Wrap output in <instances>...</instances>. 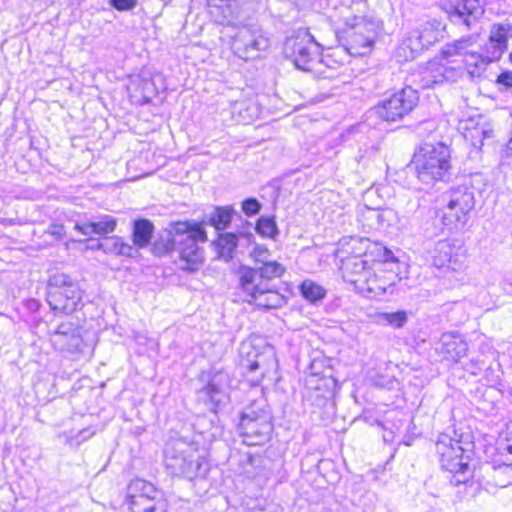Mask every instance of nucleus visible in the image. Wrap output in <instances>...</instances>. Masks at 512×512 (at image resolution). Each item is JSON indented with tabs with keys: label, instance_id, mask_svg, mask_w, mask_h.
<instances>
[{
	"label": "nucleus",
	"instance_id": "obj_18",
	"mask_svg": "<svg viewBox=\"0 0 512 512\" xmlns=\"http://www.w3.org/2000/svg\"><path fill=\"white\" fill-rule=\"evenodd\" d=\"M433 264L437 268L458 271L464 264V250L459 240H439L433 251Z\"/></svg>",
	"mask_w": 512,
	"mask_h": 512
},
{
	"label": "nucleus",
	"instance_id": "obj_14",
	"mask_svg": "<svg viewBox=\"0 0 512 512\" xmlns=\"http://www.w3.org/2000/svg\"><path fill=\"white\" fill-rule=\"evenodd\" d=\"M199 381L202 386L197 389L198 400L207 405L209 410L216 412L227 398L226 390L230 383L228 373L212 368L201 372Z\"/></svg>",
	"mask_w": 512,
	"mask_h": 512
},
{
	"label": "nucleus",
	"instance_id": "obj_46",
	"mask_svg": "<svg viewBox=\"0 0 512 512\" xmlns=\"http://www.w3.org/2000/svg\"><path fill=\"white\" fill-rule=\"evenodd\" d=\"M80 331L78 326L75 325L73 322L66 321L60 323L57 328L53 332H59V333H72V332H78Z\"/></svg>",
	"mask_w": 512,
	"mask_h": 512
},
{
	"label": "nucleus",
	"instance_id": "obj_24",
	"mask_svg": "<svg viewBox=\"0 0 512 512\" xmlns=\"http://www.w3.org/2000/svg\"><path fill=\"white\" fill-rule=\"evenodd\" d=\"M240 355L242 356L241 365L249 372L253 373L259 370L261 378L268 372L263 361L264 356L257 352L251 342H243L241 344Z\"/></svg>",
	"mask_w": 512,
	"mask_h": 512
},
{
	"label": "nucleus",
	"instance_id": "obj_15",
	"mask_svg": "<svg viewBox=\"0 0 512 512\" xmlns=\"http://www.w3.org/2000/svg\"><path fill=\"white\" fill-rule=\"evenodd\" d=\"M258 0H206L209 13L215 22L226 26L242 24Z\"/></svg>",
	"mask_w": 512,
	"mask_h": 512
},
{
	"label": "nucleus",
	"instance_id": "obj_37",
	"mask_svg": "<svg viewBox=\"0 0 512 512\" xmlns=\"http://www.w3.org/2000/svg\"><path fill=\"white\" fill-rule=\"evenodd\" d=\"M94 431H92L91 429H83V430H80L76 435L74 436H70L68 439H67V442L73 446V445H80L82 442L84 441H87L88 439H90L93 435H94Z\"/></svg>",
	"mask_w": 512,
	"mask_h": 512
},
{
	"label": "nucleus",
	"instance_id": "obj_28",
	"mask_svg": "<svg viewBox=\"0 0 512 512\" xmlns=\"http://www.w3.org/2000/svg\"><path fill=\"white\" fill-rule=\"evenodd\" d=\"M302 297L311 304H317L326 296V290L316 282L306 279L299 286Z\"/></svg>",
	"mask_w": 512,
	"mask_h": 512
},
{
	"label": "nucleus",
	"instance_id": "obj_40",
	"mask_svg": "<svg viewBox=\"0 0 512 512\" xmlns=\"http://www.w3.org/2000/svg\"><path fill=\"white\" fill-rule=\"evenodd\" d=\"M252 256L255 259L256 265H261L265 260H269V250L264 245H256L252 251Z\"/></svg>",
	"mask_w": 512,
	"mask_h": 512
},
{
	"label": "nucleus",
	"instance_id": "obj_48",
	"mask_svg": "<svg viewBox=\"0 0 512 512\" xmlns=\"http://www.w3.org/2000/svg\"><path fill=\"white\" fill-rule=\"evenodd\" d=\"M366 128H367V125L358 124L357 126H353L348 130V135L355 137L358 133H363Z\"/></svg>",
	"mask_w": 512,
	"mask_h": 512
},
{
	"label": "nucleus",
	"instance_id": "obj_4",
	"mask_svg": "<svg viewBox=\"0 0 512 512\" xmlns=\"http://www.w3.org/2000/svg\"><path fill=\"white\" fill-rule=\"evenodd\" d=\"M163 463L166 472L172 477L189 480L204 478L210 469L208 460L198 449L182 438L167 441L163 450Z\"/></svg>",
	"mask_w": 512,
	"mask_h": 512
},
{
	"label": "nucleus",
	"instance_id": "obj_21",
	"mask_svg": "<svg viewBox=\"0 0 512 512\" xmlns=\"http://www.w3.org/2000/svg\"><path fill=\"white\" fill-rule=\"evenodd\" d=\"M162 494L153 484L143 479H135L127 488L126 499L129 509L132 510L136 508L138 502L152 500V497H158Z\"/></svg>",
	"mask_w": 512,
	"mask_h": 512
},
{
	"label": "nucleus",
	"instance_id": "obj_20",
	"mask_svg": "<svg viewBox=\"0 0 512 512\" xmlns=\"http://www.w3.org/2000/svg\"><path fill=\"white\" fill-rule=\"evenodd\" d=\"M436 350L445 359L458 362L461 358L466 356L468 344L457 333H443L437 343Z\"/></svg>",
	"mask_w": 512,
	"mask_h": 512
},
{
	"label": "nucleus",
	"instance_id": "obj_3",
	"mask_svg": "<svg viewBox=\"0 0 512 512\" xmlns=\"http://www.w3.org/2000/svg\"><path fill=\"white\" fill-rule=\"evenodd\" d=\"M410 169L428 188L449 181L453 175L450 148L442 142L422 144L413 155Z\"/></svg>",
	"mask_w": 512,
	"mask_h": 512
},
{
	"label": "nucleus",
	"instance_id": "obj_41",
	"mask_svg": "<svg viewBox=\"0 0 512 512\" xmlns=\"http://www.w3.org/2000/svg\"><path fill=\"white\" fill-rule=\"evenodd\" d=\"M499 454L504 465L512 466V443L508 442L499 448Z\"/></svg>",
	"mask_w": 512,
	"mask_h": 512
},
{
	"label": "nucleus",
	"instance_id": "obj_9",
	"mask_svg": "<svg viewBox=\"0 0 512 512\" xmlns=\"http://www.w3.org/2000/svg\"><path fill=\"white\" fill-rule=\"evenodd\" d=\"M508 32L509 26L493 25L482 53H471L466 56L465 65L472 77H480L490 63L502 57L507 49Z\"/></svg>",
	"mask_w": 512,
	"mask_h": 512
},
{
	"label": "nucleus",
	"instance_id": "obj_43",
	"mask_svg": "<svg viewBox=\"0 0 512 512\" xmlns=\"http://www.w3.org/2000/svg\"><path fill=\"white\" fill-rule=\"evenodd\" d=\"M496 83L504 88H512V71H503L496 79Z\"/></svg>",
	"mask_w": 512,
	"mask_h": 512
},
{
	"label": "nucleus",
	"instance_id": "obj_7",
	"mask_svg": "<svg viewBox=\"0 0 512 512\" xmlns=\"http://www.w3.org/2000/svg\"><path fill=\"white\" fill-rule=\"evenodd\" d=\"M445 203L442 223L448 230H460L467 224L475 207V189L468 184L452 186L442 195Z\"/></svg>",
	"mask_w": 512,
	"mask_h": 512
},
{
	"label": "nucleus",
	"instance_id": "obj_2",
	"mask_svg": "<svg viewBox=\"0 0 512 512\" xmlns=\"http://www.w3.org/2000/svg\"><path fill=\"white\" fill-rule=\"evenodd\" d=\"M286 268L275 260H265L255 267L242 266L239 271V285L249 303L266 309H278L287 303V298L271 285L280 278Z\"/></svg>",
	"mask_w": 512,
	"mask_h": 512
},
{
	"label": "nucleus",
	"instance_id": "obj_36",
	"mask_svg": "<svg viewBox=\"0 0 512 512\" xmlns=\"http://www.w3.org/2000/svg\"><path fill=\"white\" fill-rule=\"evenodd\" d=\"M261 208V203L254 197L246 198L241 203L242 212L248 217L257 215L261 211Z\"/></svg>",
	"mask_w": 512,
	"mask_h": 512
},
{
	"label": "nucleus",
	"instance_id": "obj_30",
	"mask_svg": "<svg viewBox=\"0 0 512 512\" xmlns=\"http://www.w3.org/2000/svg\"><path fill=\"white\" fill-rule=\"evenodd\" d=\"M131 512H168V502L164 495L152 497V500L138 502Z\"/></svg>",
	"mask_w": 512,
	"mask_h": 512
},
{
	"label": "nucleus",
	"instance_id": "obj_31",
	"mask_svg": "<svg viewBox=\"0 0 512 512\" xmlns=\"http://www.w3.org/2000/svg\"><path fill=\"white\" fill-rule=\"evenodd\" d=\"M255 231L262 237L275 239L279 230L274 217L260 216L255 225Z\"/></svg>",
	"mask_w": 512,
	"mask_h": 512
},
{
	"label": "nucleus",
	"instance_id": "obj_8",
	"mask_svg": "<svg viewBox=\"0 0 512 512\" xmlns=\"http://www.w3.org/2000/svg\"><path fill=\"white\" fill-rule=\"evenodd\" d=\"M46 300L53 311L71 314L81 304L82 290L71 276L56 272L48 280Z\"/></svg>",
	"mask_w": 512,
	"mask_h": 512
},
{
	"label": "nucleus",
	"instance_id": "obj_47",
	"mask_svg": "<svg viewBox=\"0 0 512 512\" xmlns=\"http://www.w3.org/2000/svg\"><path fill=\"white\" fill-rule=\"evenodd\" d=\"M368 219L375 220L378 227L383 226L384 212L377 209H368Z\"/></svg>",
	"mask_w": 512,
	"mask_h": 512
},
{
	"label": "nucleus",
	"instance_id": "obj_29",
	"mask_svg": "<svg viewBox=\"0 0 512 512\" xmlns=\"http://www.w3.org/2000/svg\"><path fill=\"white\" fill-rule=\"evenodd\" d=\"M424 49L427 48L422 43V40L418 39L417 32L415 30L409 33L399 47V50L404 52L406 58H414Z\"/></svg>",
	"mask_w": 512,
	"mask_h": 512
},
{
	"label": "nucleus",
	"instance_id": "obj_5",
	"mask_svg": "<svg viewBox=\"0 0 512 512\" xmlns=\"http://www.w3.org/2000/svg\"><path fill=\"white\" fill-rule=\"evenodd\" d=\"M461 444V439L452 438L448 433H441L435 443L440 466L451 474L449 481L454 486L467 485L473 478L470 458Z\"/></svg>",
	"mask_w": 512,
	"mask_h": 512
},
{
	"label": "nucleus",
	"instance_id": "obj_33",
	"mask_svg": "<svg viewBox=\"0 0 512 512\" xmlns=\"http://www.w3.org/2000/svg\"><path fill=\"white\" fill-rule=\"evenodd\" d=\"M117 226V220L111 215H100L93 220L94 233L105 236L114 232Z\"/></svg>",
	"mask_w": 512,
	"mask_h": 512
},
{
	"label": "nucleus",
	"instance_id": "obj_16",
	"mask_svg": "<svg viewBox=\"0 0 512 512\" xmlns=\"http://www.w3.org/2000/svg\"><path fill=\"white\" fill-rule=\"evenodd\" d=\"M269 46L270 40L262 29L245 25L238 29L231 44L234 54L244 60L258 58Z\"/></svg>",
	"mask_w": 512,
	"mask_h": 512
},
{
	"label": "nucleus",
	"instance_id": "obj_10",
	"mask_svg": "<svg viewBox=\"0 0 512 512\" xmlns=\"http://www.w3.org/2000/svg\"><path fill=\"white\" fill-rule=\"evenodd\" d=\"M444 11L450 23L461 32L477 34L482 28L485 7L480 0H451Z\"/></svg>",
	"mask_w": 512,
	"mask_h": 512
},
{
	"label": "nucleus",
	"instance_id": "obj_39",
	"mask_svg": "<svg viewBox=\"0 0 512 512\" xmlns=\"http://www.w3.org/2000/svg\"><path fill=\"white\" fill-rule=\"evenodd\" d=\"M46 233L51 235L56 241H61L66 236V230L64 225L55 222L51 223L48 226Z\"/></svg>",
	"mask_w": 512,
	"mask_h": 512
},
{
	"label": "nucleus",
	"instance_id": "obj_45",
	"mask_svg": "<svg viewBox=\"0 0 512 512\" xmlns=\"http://www.w3.org/2000/svg\"><path fill=\"white\" fill-rule=\"evenodd\" d=\"M473 39H474L473 36H467V37H462L457 40V41H461V44L456 46V48L458 50V54L464 55V59H466V56L470 54V53L466 52V49L473 42ZM463 61L465 62V60H463Z\"/></svg>",
	"mask_w": 512,
	"mask_h": 512
},
{
	"label": "nucleus",
	"instance_id": "obj_11",
	"mask_svg": "<svg viewBox=\"0 0 512 512\" xmlns=\"http://www.w3.org/2000/svg\"><path fill=\"white\" fill-rule=\"evenodd\" d=\"M284 53L297 68L311 70L313 65L320 61L322 49L308 31L301 30L286 39Z\"/></svg>",
	"mask_w": 512,
	"mask_h": 512
},
{
	"label": "nucleus",
	"instance_id": "obj_12",
	"mask_svg": "<svg viewBox=\"0 0 512 512\" xmlns=\"http://www.w3.org/2000/svg\"><path fill=\"white\" fill-rule=\"evenodd\" d=\"M271 420L272 417L268 410L246 408L239 423L243 442L248 446H257L269 441L273 430Z\"/></svg>",
	"mask_w": 512,
	"mask_h": 512
},
{
	"label": "nucleus",
	"instance_id": "obj_19",
	"mask_svg": "<svg viewBox=\"0 0 512 512\" xmlns=\"http://www.w3.org/2000/svg\"><path fill=\"white\" fill-rule=\"evenodd\" d=\"M461 128L464 138L477 149H481L485 140H489L493 137L492 125L482 115L463 120L461 122Z\"/></svg>",
	"mask_w": 512,
	"mask_h": 512
},
{
	"label": "nucleus",
	"instance_id": "obj_13",
	"mask_svg": "<svg viewBox=\"0 0 512 512\" xmlns=\"http://www.w3.org/2000/svg\"><path fill=\"white\" fill-rule=\"evenodd\" d=\"M419 95L416 88L406 85L373 108V112L382 120L396 122L409 115L418 105Z\"/></svg>",
	"mask_w": 512,
	"mask_h": 512
},
{
	"label": "nucleus",
	"instance_id": "obj_35",
	"mask_svg": "<svg viewBox=\"0 0 512 512\" xmlns=\"http://www.w3.org/2000/svg\"><path fill=\"white\" fill-rule=\"evenodd\" d=\"M329 381L330 380L325 379V378L315 379V376H312V378L308 382L309 383V386H308L309 396L312 397V391H313L314 393H316V398L320 402L326 401L327 396L325 395V393H321V391H322V386L326 387Z\"/></svg>",
	"mask_w": 512,
	"mask_h": 512
},
{
	"label": "nucleus",
	"instance_id": "obj_26",
	"mask_svg": "<svg viewBox=\"0 0 512 512\" xmlns=\"http://www.w3.org/2000/svg\"><path fill=\"white\" fill-rule=\"evenodd\" d=\"M238 245V237L235 233H221L216 241V249L219 258L230 261L234 257Z\"/></svg>",
	"mask_w": 512,
	"mask_h": 512
},
{
	"label": "nucleus",
	"instance_id": "obj_22",
	"mask_svg": "<svg viewBox=\"0 0 512 512\" xmlns=\"http://www.w3.org/2000/svg\"><path fill=\"white\" fill-rule=\"evenodd\" d=\"M155 226L152 221L145 218H139L132 223L131 239L132 244L136 248V257L139 256V251L146 248L151 244Z\"/></svg>",
	"mask_w": 512,
	"mask_h": 512
},
{
	"label": "nucleus",
	"instance_id": "obj_23",
	"mask_svg": "<svg viewBox=\"0 0 512 512\" xmlns=\"http://www.w3.org/2000/svg\"><path fill=\"white\" fill-rule=\"evenodd\" d=\"M95 248L106 254L136 258V248L120 236L104 237L101 241H97Z\"/></svg>",
	"mask_w": 512,
	"mask_h": 512
},
{
	"label": "nucleus",
	"instance_id": "obj_6",
	"mask_svg": "<svg viewBox=\"0 0 512 512\" xmlns=\"http://www.w3.org/2000/svg\"><path fill=\"white\" fill-rule=\"evenodd\" d=\"M345 28L338 32L337 37L343 48L352 56H363L370 52L379 22L362 15L345 17Z\"/></svg>",
	"mask_w": 512,
	"mask_h": 512
},
{
	"label": "nucleus",
	"instance_id": "obj_32",
	"mask_svg": "<svg viewBox=\"0 0 512 512\" xmlns=\"http://www.w3.org/2000/svg\"><path fill=\"white\" fill-rule=\"evenodd\" d=\"M378 322L387 324L393 328H402L408 320L406 311L381 312L377 315Z\"/></svg>",
	"mask_w": 512,
	"mask_h": 512
},
{
	"label": "nucleus",
	"instance_id": "obj_51",
	"mask_svg": "<svg viewBox=\"0 0 512 512\" xmlns=\"http://www.w3.org/2000/svg\"><path fill=\"white\" fill-rule=\"evenodd\" d=\"M348 280H349L350 282H356V280H355V279H353V278H349Z\"/></svg>",
	"mask_w": 512,
	"mask_h": 512
},
{
	"label": "nucleus",
	"instance_id": "obj_50",
	"mask_svg": "<svg viewBox=\"0 0 512 512\" xmlns=\"http://www.w3.org/2000/svg\"><path fill=\"white\" fill-rule=\"evenodd\" d=\"M509 434H512V421L508 424ZM508 442L512 443V436L507 439Z\"/></svg>",
	"mask_w": 512,
	"mask_h": 512
},
{
	"label": "nucleus",
	"instance_id": "obj_27",
	"mask_svg": "<svg viewBox=\"0 0 512 512\" xmlns=\"http://www.w3.org/2000/svg\"><path fill=\"white\" fill-rule=\"evenodd\" d=\"M440 27L441 23L433 20L426 22L419 28L415 29L418 39L422 40V43L427 49L439 40L441 36Z\"/></svg>",
	"mask_w": 512,
	"mask_h": 512
},
{
	"label": "nucleus",
	"instance_id": "obj_25",
	"mask_svg": "<svg viewBox=\"0 0 512 512\" xmlns=\"http://www.w3.org/2000/svg\"><path fill=\"white\" fill-rule=\"evenodd\" d=\"M50 341L55 349L68 352H75L82 343L80 331L66 334L52 332Z\"/></svg>",
	"mask_w": 512,
	"mask_h": 512
},
{
	"label": "nucleus",
	"instance_id": "obj_1",
	"mask_svg": "<svg viewBox=\"0 0 512 512\" xmlns=\"http://www.w3.org/2000/svg\"><path fill=\"white\" fill-rule=\"evenodd\" d=\"M236 214L233 206H216L204 215L202 221H172L160 230L152 243V253L157 257L170 256L179 262L182 270L195 271L204 260L201 244L208 240L206 225L223 231Z\"/></svg>",
	"mask_w": 512,
	"mask_h": 512
},
{
	"label": "nucleus",
	"instance_id": "obj_34",
	"mask_svg": "<svg viewBox=\"0 0 512 512\" xmlns=\"http://www.w3.org/2000/svg\"><path fill=\"white\" fill-rule=\"evenodd\" d=\"M342 269L345 274H360L366 269L367 262L361 256L341 257Z\"/></svg>",
	"mask_w": 512,
	"mask_h": 512
},
{
	"label": "nucleus",
	"instance_id": "obj_53",
	"mask_svg": "<svg viewBox=\"0 0 512 512\" xmlns=\"http://www.w3.org/2000/svg\"><path fill=\"white\" fill-rule=\"evenodd\" d=\"M509 57H510V60H511V62H512V52L510 53V56H509Z\"/></svg>",
	"mask_w": 512,
	"mask_h": 512
},
{
	"label": "nucleus",
	"instance_id": "obj_42",
	"mask_svg": "<svg viewBox=\"0 0 512 512\" xmlns=\"http://www.w3.org/2000/svg\"><path fill=\"white\" fill-rule=\"evenodd\" d=\"M74 229L84 236H90L94 233L93 221L76 222Z\"/></svg>",
	"mask_w": 512,
	"mask_h": 512
},
{
	"label": "nucleus",
	"instance_id": "obj_44",
	"mask_svg": "<svg viewBox=\"0 0 512 512\" xmlns=\"http://www.w3.org/2000/svg\"><path fill=\"white\" fill-rule=\"evenodd\" d=\"M461 41H453L451 43H447L441 50V54L443 57L448 58L458 54V50L456 48L457 45H460Z\"/></svg>",
	"mask_w": 512,
	"mask_h": 512
},
{
	"label": "nucleus",
	"instance_id": "obj_38",
	"mask_svg": "<svg viewBox=\"0 0 512 512\" xmlns=\"http://www.w3.org/2000/svg\"><path fill=\"white\" fill-rule=\"evenodd\" d=\"M138 0H109V4L117 11H130L137 6Z\"/></svg>",
	"mask_w": 512,
	"mask_h": 512
},
{
	"label": "nucleus",
	"instance_id": "obj_49",
	"mask_svg": "<svg viewBox=\"0 0 512 512\" xmlns=\"http://www.w3.org/2000/svg\"><path fill=\"white\" fill-rule=\"evenodd\" d=\"M383 261L386 263H389V262H396L398 260L391 250L385 248L384 252H383Z\"/></svg>",
	"mask_w": 512,
	"mask_h": 512
},
{
	"label": "nucleus",
	"instance_id": "obj_17",
	"mask_svg": "<svg viewBox=\"0 0 512 512\" xmlns=\"http://www.w3.org/2000/svg\"><path fill=\"white\" fill-rule=\"evenodd\" d=\"M461 72L455 67L430 62L428 65L411 75V85L414 88L429 89L446 82H455L460 77Z\"/></svg>",
	"mask_w": 512,
	"mask_h": 512
},
{
	"label": "nucleus",
	"instance_id": "obj_52",
	"mask_svg": "<svg viewBox=\"0 0 512 512\" xmlns=\"http://www.w3.org/2000/svg\"><path fill=\"white\" fill-rule=\"evenodd\" d=\"M358 5L363 6V7H365V6H366V4H365V3H359Z\"/></svg>",
	"mask_w": 512,
	"mask_h": 512
}]
</instances>
